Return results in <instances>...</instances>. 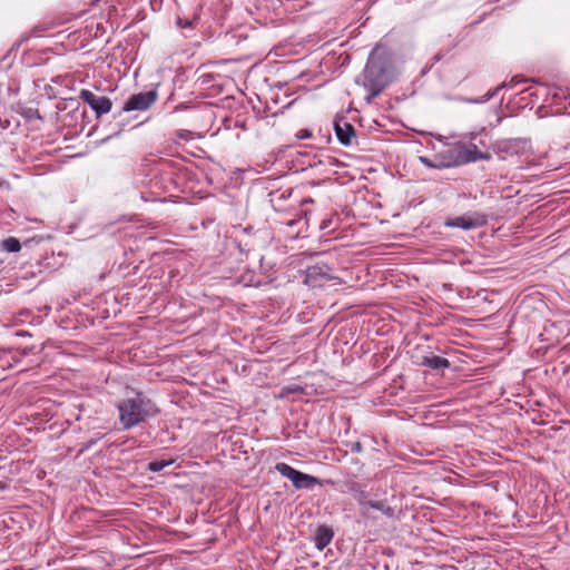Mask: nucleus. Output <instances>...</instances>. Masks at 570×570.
I'll list each match as a JSON object with an SVG mask.
<instances>
[{"mask_svg": "<svg viewBox=\"0 0 570 570\" xmlns=\"http://www.w3.org/2000/svg\"><path fill=\"white\" fill-rule=\"evenodd\" d=\"M534 82L533 79H527V78H523L522 76H514L511 78V80L509 82H502L501 85L497 86L494 89L492 90H489L484 96L480 97V98H474V99H466L468 102H471V104H484L487 101H489L491 98H493L494 96L498 95V92L503 89V88H513L514 86L521 83V82Z\"/></svg>", "mask_w": 570, "mask_h": 570, "instance_id": "obj_10", "label": "nucleus"}, {"mask_svg": "<svg viewBox=\"0 0 570 570\" xmlns=\"http://www.w3.org/2000/svg\"><path fill=\"white\" fill-rule=\"evenodd\" d=\"M351 492H352L354 500L362 508H365V507L370 508L371 503L373 501H375L370 491L361 489L357 484L352 485Z\"/></svg>", "mask_w": 570, "mask_h": 570, "instance_id": "obj_14", "label": "nucleus"}, {"mask_svg": "<svg viewBox=\"0 0 570 570\" xmlns=\"http://www.w3.org/2000/svg\"><path fill=\"white\" fill-rule=\"evenodd\" d=\"M413 358L414 364H416L417 366L429 367L433 371L449 368L451 366V363L448 358L435 355L431 352L425 355H414Z\"/></svg>", "mask_w": 570, "mask_h": 570, "instance_id": "obj_9", "label": "nucleus"}, {"mask_svg": "<svg viewBox=\"0 0 570 570\" xmlns=\"http://www.w3.org/2000/svg\"><path fill=\"white\" fill-rule=\"evenodd\" d=\"M47 29H48V28H47L46 26H43V24H39V26H36V27L31 30V32H32V36L38 37V36H40V33H41L42 31H45V30H47Z\"/></svg>", "mask_w": 570, "mask_h": 570, "instance_id": "obj_22", "label": "nucleus"}, {"mask_svg": "<svg viewBox=\"0 0 570 570\" xmlns=\"http://www.w3.org/2000/svg\"><path fill=\"white\" fill-rule=\"evenodd\" d=\"M18 336H30L28 332L21 331L17 333Z\"/></svg>", "mask_w": 570, "mask_h": 570, "instance_id": "obj_27", "label": "nucleus"}, {"mask_svg": "<svg viewBox=\"0 0 570 570\" xmlns=\"http://www.w3.org/2000/svg\"><path fill=\"white\" fill-rule=\"evenodd\" d=\"M116 407L122 430H130L160 412L155 402L142 392H135L132 396L120 400Z\"/></svg>", "mask_w": 570, "mask_h": 570, "instance_id": "obj_2", "label": "nucleus"}, {"mask_svg": "<svg viewBox=\"0 0 570 570\" xmlns=\"http://www.w3.org/2000/svg\"><path fill=\"white\" fill-rule=\"evenodd\" d=\"M171 463H173L171 460H169V461H166V460L151 461L148 463V470L151 472H159L164 468L168 466Z\"/></svg>", "mask_w": 570, "mask_h": 570, "instance_id": "obj_17", "label": "nucleus"}, {"mask_svg": "<svg viewBox=\"0 0 570 570\" xmlns=\"http://www.w3.org/2000/svg\"><path fill=\"white\" fill-rule=\"evenodd\" d=\"M487 223V215L481 213H473L472 215L458 216L452 219H449L445 222V226L470 230L484 226Z\"/></svg>", "mask_w": 570, "mask_h": 570, "instance_id": "obj_7", "label": "nucleus"}, {"mask_svg": "<svg viewBox=\"0 0 570 570\" xmlns=\"http://www.w3.org/2000/svg\"><path fill=\"white\" fill-rule=\"evenodd\" d=\"M459 150V163L461 165L473 163L476 160H489L491 159V155L489 153H482L478 150V147L474 144L464 145L458 144Z\"/></svg>", "mask_w": 570, "mask_h": 570, "instance_id": "obj_8", "label": "nucleus"}, {"mask_svg": "<svg viewBox=\"0 0 570 570\" xmlns=\"http://www.w3.org/2000/svg\"><path fill=\"white\" fill-rule=\"evenodd\" d=\"M334 219H338L336 215H331L330 217L324 218L320 224V229L325 232L334 230Z\"/></svg>", "mask_w": 570, "mask_h": 570, "instance_id": "obj_18", "label": "nucleus"}, {"mask_svg": "<svg viewBox=\"0 0 570 570\" xmlns=\"http://www.w3.org/2000/svg\"><path fill=\"white\" fill-rule=\"evenodd\" d=\"M177 26L180 28H190L194 26V20L178 18Z\"/></svg>", "mask_w": 570, "mask_h": 570, "instance_id": "obj_20", "label": "nucleus"}, {"mask_svg": "<svg viewBox=\"0 0 570 570\" xmlns=\"http://www.w3.org/2000/svg\"><path fill=\"white\" fill-rule=\"evenodd\" d=\"M332 268L326 264H315L305 271L304 283L311 287H321L333 279Z\"/></svg>", "mask_w": 570, "mask_h": 570, "instance_id": "obj_6", "label": "nucleus"}, {"mask_svg": "<svg viewBox=\"0 0 570 570\" xmlns=\"http://www.w3.org/2000/svg\"><path fill=\"white\" fill-rule=\"evenodd\" d=\"M420 161L428 168H436L439 169V161L435 158L432 160L428 157H420Z\"/></svg>", "mask_w": 570, "mask_h": 570, "instance_id": "obj_19", "label": "nucleus"}, {"mask_svg": "<svg viewBox=\"0 0 570 570\" xmlns=\"http://www.w3.org/2000/svg\"><path fill=\"white\" fill-rule=\"evenodd\" d=\"M158 99L156 90H148L144 92L134 94L125 101L122 111H145L149 109Z\"/></svg>", "mask_w": 570, "mask_h": 570, "instance_id": "obj_4", "label": "nucleus"}, {"mask_svg": "<svg viewBox=\"0 0 570 570\" xmlns=\"http://www.w3.org/2000/svg\"><path fill=\"white\" fill-rule=\"evenodd\" d=\"M79 98L92 109L97 118L108 114L112 107V101L108 97L96 95L88 89H81Z\"/></svg>", "mask_w": 570, "mask_h": 570, "instance_id": "obj_5", "label": "nucleus"}, {"mask_svg": "<svg viewBox=\"0 0 570 570\" xmlns=\"http://www.w3.org/2000/svg\"><path fill=\"white\" fill-rule=\"evenodd\" d=\"M276 471L284 478L292 481L296 489H312L314 485L320 484V479L316 476L303 473L285 462H279L275 465Z\"/></svg>", "mask_w": 570, "mask_h": 570, "instance_id": "obj_3", "label": "nucleus"}, {"mask_svg": "<svg viewBox=\"0 0 570 570\" xmlns=\"http://www.w3.org/2000/svg\"><path fill=\"white\" fill-rule=\"evenodd\" d=\"M7 489H8V484L2 482V481H0V491H4Z\"/></svg>", "mask_w": 570, "mask_h": 570, "instance_id": "obj_25", "label": "nucleus"}, {"mask_svg": "<svg viewBox=\"0 0 570 570\" xmlns=\"http://www.w3.org/2000/svg\"><path fill=\"white\" fill-rule=\"evenodd\" d=\"M391 57L382 46H375L371 51L362 76L356 79L370 91L367 100L377 97L392 81Z\"/></svg>", "mask_w": 570, "mask_h": 570, "instance_id": "obj_1", "label": "nucleus"}, {"mask_svg": "<svg viewBox=\"0 0 570 570\" xmlns=\"http://www.w3.org/2000/svg\"><path fill=\"white\" fill-rule=\"evenodd\" d=\"M0 126L2 129H7L10 126V121L8 119H6V120L0 119Z\"/></svg>", "mask_w": 570, "mask_h": 570, "instance_id": "obj_24", "label": "nucleus"}, {"mask_svg": "<svg viewBox=\"0 0 570 570\" xmlns=\"http://www.w3.org/2000/svg\"><path fill=\"white\" fill-rule=\"evenodd\" d=\"M177 136L181 139L188 140L191 138V132L188 130H179Z\"/></svg>", "mask_w": 570, "mask_h": 570, "instance_id": "obj_23", "label": "nucleus"}, {"mask_svg": "<svg viewBox=\"0 0 570 570\" xmlns=\"http://www.w3.org/2000/svg\"><path fill=\"white\" fill-rule=\"evenodd\" d=\"M1 247L8 253H17L21 249L20 242L16 237H9L2 240Z\"/></svg>", "mask_w": 570, "mask_h": 570, "instance_id": "obj_16", "label": "nucleus"}, {"mask_svg": "<svg viewBox=\"0 0 570 570\" xmlns=\"http://www.w3.org/2000/svg\"><path fill=\"white\" fill-rule=\"evenodd\" d=\"M371 509L380 511L387 518H394L395 510L387 503L386 500H375L370 505Z\"/></svg>", "mask_w": 570, "mask_h": 570, "instance_id": "obj_15", "label": "nucleus"}, {"mask_svg": "<svg viewBox=\"0 0 570 570\" xmlns=\"http://www.w3.org/2000/svg\"><path fill=\"white\" fill-rule=\"evenodd\" d=\"M314 203V200L312 198H305L303 202H302V205H305V204H312Z\"/></svg>", "mask_w": 570, "mask_h": 570, "instance_id": "obj_26", "label": "nucleus"}, {"mask_svg": "<svg viewBox=\"0 0 570 570\" xmlns=\"http://www.w3.org/2000/svg\"><path fill=\"white\" fill-rule=\"evenodd\" d=\"M334 130L338 141L344 146L352 145V140L355 137V129L352 124L346 120H336L334 122Z\"/></svg>", "mask_w": 570, "mask_h": 570, "instance_id": "obj_12", "label": "nucleus"}, {"mask_svg": "<svg viewBox=\"0 0 570 570\" xmlns=\"http://www.w3.org/2000/svg\"><path fill=\"white\" fill-rule=\"evenodd\" d=\"M363 451V445L360 441L353 442L351 444V452L361 453Z\"/></svg>", "mask_w": 570, "mask_h": 570, "instance_id": "obj_21", "label": "nucleus"}, {"mask_svg": "<svg viewBox=\"0 0 570 570\" xmlns=\"http://www.w3.org/2000/svg\"><path fill=\"white\" fill-rule=\"evenodd\" d=\"M334 532L328 525H320L314 533V543L317 550L322 551L332 541Z\"/></svg>", "mask_w": 570, "mask_h": 570, "instance_id": "obj_13", "label": "nucleus"}, {"mask_svg": "<svg viewBox=\"0 0 570 570\" xmlns=\"http://www.w3.org/2000/svg\"><path fill=\"white\" fill-rule=\"evenodd\" d=\"M435 160L439 161V169L461 166L459 163L458 144L438 153Z\"/></svg>", "mask_w": 570, "mask_h": 570, "instance_id": "obj_11", "label": "nucleus"}]
</instances>
